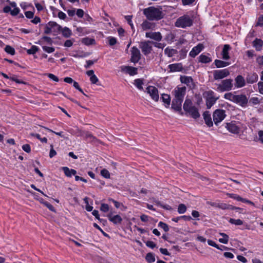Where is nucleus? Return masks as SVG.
<instances>
[{"mask_svg": "<svg viewBox=\"0 0 263 263\" xmlns=\"http://www.w3.org/2000/svg\"><path fill=\"white\" fill-rule=\"evenodd\" d=\"M143 14L146 18L150 21H159L163 18L164 14L160 7L151 6L144 9L143 11Z\"/></svg>", "mask_w": 263, "mask_h": 263, "instance_id": "1", "label": "nucleus"}, {"mask_svg": "<svg viewBox=\"0 0 263 263\" xmlns=\"http://www.w3.org/2000/svg\"><path fill=\"white\" fill-rule=\"evenodd\" d=\"M183 107L184 111L193 118L196 119L200 117L198 108L192 105V102L190 99L185 100Z\"/></svg>", "mask_w": 263, "mask_h": 263, "instance_id": "2", "label": "nucleus"}, {"mask_svg": "<svg viewBox=\"0 0 263 263\" xmlns=\"http://www.w3.org/2000/svg\"><path fill=\"white\" fill-rule=\"evenodd\" d=\"M193 22V20L189 15H184L176 20L175 25L177 27L185 28L191 26Z\"/></svg>", "mask_w": 263, "mask_h": 263, "instance_id": "3", "label": "nucleus"}, {"mask_svg": "<svg viewBox=\"0 0 263 263\" xmlns=\"http://www.w3.org/2000/svg\"><path fill=\"white\" fill-rule=\"evenodd\" d=\"M233 80L231 79H227L222 80L219 84H216L217 86L216 90L219 92L228 91L232 90L233 87Z\"/></svg>", "mask_w": 263, "mask_h": 263, "instance_id": "4", "label": "nucleus"}, {"mask_svg": "<svg viewBox=\"0 0 263 263\" xmlns=\"http://www.w3.org/2000/svg\"><path fill=\"white\" fill-rule=\"evenodd\" d=\"M203 95L206 98V105L208 109H210L218 99L214 97V92L212 90L205 91Z\"/></svg>", "mask_w": 263, "mask_h": 263, "instance_id": "5", "label": "nucleus"}, {"mask_svg": "<svg viewBox=\"0 0 263 263\" xmlns=\"http://www.w3.org/2000/svg\"><path fill=\"white\" fill-rule=\"evenodd\" d=\"M61 26L54 22H49L46 25L44 28V33L46 34H50L52 32H57L60 31Z\"/></svg>", "mask_w": 263, "mask_h": 263, "instance_id": "6", "label": "nucleus"}, {"mask_svg": "<svg viewBox=\"0 0 263 263\" xmlns=\"http://www.w3.org/2000/svg\"><path fill=\"white\" fill-rule=\"evenodd\" d=\"M226 111L223 109H218L213 114V121L215 125H218L226 117Z\"/></svg>", "mask_w": 263, "mask_h": 263, "instance_id": "7", "label": "nucleus"}, {"mask_svg": "<svg viewBox=\"0 0 263 263\" xmlns=\"http://www.w3.org/2000/svg\"><path fill=\"white\" fill-rule=\"evenodd\" d=\"M213 78L215 80H219L228 77L230 74V71L228 69H223L220 70H215L213 71Z\"/></svg>", "mask_w": 263, "mask_h": 263, "instance_id": "8", "label": "nucleus"}, {"mask_svg": "<svg viewBox=\"0 0 263 263\" xmlns=\"http://www.w3.org/2000/svg\"><path fill=\"white\" fill-rule=\"evenodd\" d=\"M186 90L185 87L177 86L173 90L172 94L175 99L183 101L186 93Z\"/></svg>", "mask_w": 263, "mask_h": 263, "instance_id": "9", "label": "nucleus"}, {"mask_svg": "<svg viewBox=\"0 0 263 263\" xmlns=\"http://www.w3.org/2000/svg\"><path fill=\"white\" fill-rule=\"evenodd\" d=\"M3 11L5 13L10 14L13 16L17 15L20 12V9L16 7V4L15 2L11 3L10 6H6L4 7Z\"/></svg>", "mask_w": 263, "mask_h": 263, "instance_id": "10", "label": "nucleus"}, {"mask_svg": "<svg viewBox=\"0 0 263 263\" xmlns=\"http://www.w3.org/2000/svg\"><path fill=\"white\" fill-rule=\"evenodd\" d=\"M153 42L147 41L141 42L139 44V48L141 49L142 53L145 55H147L149 54L152 50V46L151 44H152Z\"/></svg>", "mask_w": 263, "mask_h": 263, "instance_id": "11", "label": "nucleus"}, {"mask_svg": "<svg viewBox=\"0 0 263 263\" xmlns=\"http://www.w3.org/2000/svg\"><path fill=\"white\" fill-rule=\"evenodd\" d=\"M146 92L149 95L151 98L155 101L157 102L159 100V93L158 89L153 86H149L146 88Z\"/></svg>", "mask_w": 263, "mask_h": 263, "instance_id": "12", "label": "nucleus"}, {"mask_svg": "<svg viewBox=\"0 0 263 263\" xmlns=\"http://www.w3.org/2000/svg\"><path fill=\"white\" fill-rule=\"evenodd\" d=\"M240 123L235 122H231L227 123L226 127L231 133L237 134L240 132Z\"/></svg>", "mask_w": 263, "mask_h": 263, "instance_id": "13", "label": "nucleus"}, {"mask_svg": "<svg viewBox=\"0 0 263 263\" xmlns=\"http://www.w3.org/2000/svg\"><path fill=\"white\" fill-rule=\"evenodd\" d=\"M141 53L140 50L136 47H133L131 49V59L130 61L132 62L136 63L141 59Z\"/></svg>", "mask_w": 263, "mask_h": 263, "instance_id": "14", "label": "nucleus"}, {"mask_svg": "<svg viewBox=\"0 0 263 263\" xmlns=\"http://www.w3.org/2000/svg\"><path fill=\"white\" fill-rule=\"evenodd\" d=\"M234 102L241 106H245L248 103V99L244 95H236Z\"/></svg>", "mask_w": 263, "mask_h": 263, "instance_id": "15", "label": "nucleus"}, {"mask_svg": "<svg viewBox=\"0 0 263 263\" xmlns=\"http://www.w3.org/2000/svg\"><path fill=\"white\" fill-rule=\"evenodd\" d=\"M145 36L147 38L153 39L158 42L161 41L162 39V36L159 32H146L145 34Z\"/></svg>", "mask_w": 263, "mask_h": 263, "instance_id": "16", "label": "nucleus"}, {"mask_svg": "<svg viewBox=\"0 0 263 263\" xmlns=\"http://www.w3.org/2000/svg\"><path fill=\"white\" fill-rule=\"evenodd\" d=\"M137 68L136 67L123 66L121 67V70L126 73H128L130 76H134L137 74Z\"/></svg>", "mask_w": 263, "mask_h": 263, "instance_id": "17", "label": "nucleus"}, {"mask_svg": "<svg viewBox=\"0 0 263 263\" xmlns=\"http://www.w3.org/2000/svg\"><path fill=\"white\" fill-rule=\"evenodd\" d=\"M107 217L109 220L115 224H120L122 221V218L119 215H113L112 213H109L108 214Z\"/></svg>", "mask_w": 263, "mask_h": 263, "instance_id": "18", "label": "nucleus"}, {"mask_svg": "<svg viewBox=\"0 0 263 263\" xmlns=\"http://www.w3.org/2000/svg\"><path fill=\"white\" fill-rule=\"evenodd\" d=\"M246 82L244 78L241 76H237L235 79V86L236 88H241L245 86Z\"/></svg>", "mask_w": 263, "mask_h": 263, "instance_id": "19", "label": "nucleus"}, {"mask_svg": "<svg viewBox=\"0 0 263 263\" xmlns=\"http://www.w3.org/2000/svg\"><path fill=\"white\" fill-rule=\"evenodd\" d=\"M203 48V45L201 44H199L197 46L193 48L189 55L192 58H195L202 50Z\"/></svg>", "mask_w": 263, "mask_h": 263, "instance_id": "20", "label": "nucleus"}, {"mask_svg": "<svg viewBox=\"0 0 263 263\" xmlns=\"http://www.w3.org/2000/svg\"><path fill=\"white\" fill-rule=\"evenodd\" d=\"M143 30L154 29L155 28V24L147 20H145L141 25Z\"/></svg>", "mask_w": 263, "mask_h": 263, "instance_id": "21", "label": "nucleus"}, {"mask_svg": "<svg viewBox=\"0 0 263 263\" xmlns=\"http://www.w3.org/2000/svg\"><path fill=\"white\" fill-rule=\"evenodd\" d=\"M180 81L182 83L185 84L190 87L194 86L193 80L191 77L181 76Z\"/></svg>", "mask_w": 263, "mask_h": 263, "instance_id": "22", "label": "nucleus"}, {"mask_svg": "<svg viewBox=\"0 0 263 263\" xmlns=\"http://www.w3.org/2000/svg\"><path fill=\"white\" fill-rule=\"evenodd\" d=\"M258 78V77L256 73H251L247 75L246 81L248 83L253 84L257 81Z\"/></svg>", "mask_w": 263, "mask_h": 263, "instance_id": "23", "label": "nucleus"}, {"mask_svg": "<svg viewBox=\"0 0 263 263\" xmlns=\"http://www.w3.org/2000/svg\"><path fill=\"white\" fill-rule=\"evenodd\" d=\"M203 119L204 120L205 124L209 127H212L213 125V121L211 117V114L208 111H206L203 114Z\"/></svg>", "mask_w": 263, "mask_h": 263, "instance_id": "24", "label": "nucleus"}, {"mask_svg": "<svg viewBox=\"0 0 263 263\" xmlns=\"http://www.w3.org/2000/svg\"><path fill=\"white\" fill-rule=\"evenodd\" d=\"M183 101L174 98L172 101V108L176 111L181 110V105Z\"/></svg>", "mask_w": 263, "mask_h": 263, "instance_id": "25", "label": "nucleus"}, {"mask_svg": "<svg viewBox=\"0 0 263 263\" xmlns=\"http://www.w3.org/2000/svg\"><path fill=\"white\" fill-rule=\"evenodd\" d=\"M231 47L228 44H226L223 46V49L222 51V59L226 60L230 59L229 54V51L230 50Z\"/></svg>", "mask_w": 263, "mask_h": 263, "instance_id": "26", "label": "nucleus"}, {"mask_svg": "<svg viewBox=\"0 0 263 263\" xmlns=\"http://www.w3.org/2000/svg\"><path fill=\"white\" fill-rule=\"evenodd\" d=\"M86 74L88 76L90 77V81L92 84H97L99 82V79L94 74V71L93 70L87 71Z\"/></svg>", "mask_w": 263, "mask_h": 263, "instance_id": "27", "label": "nucleus"}, {"mask_svg": "<svg viewBox=\"0 0 263 263\" xmlns=\"http://www.w3.org/2000/svg\"><path fill=\"white\" fill-rule=\"evenodd\" d=\"M65 176L68 177H71L72 175H75L77 174V171L73 169H70L68 167L64 166L62 167Z\"/></svg>", "mask_w": 263, "mask_h": 263, "instance_id": "28", "label": "nucleus"}, {"mask_svg": "<svg viewBox=\"0 0 263 263\" xmlns=\"http://www.w3.org/2000/svg\"><path fill=\"white\" fill-rule=\"evenodd\" d=\"M263 45V41L261 39H256L253 42V46L257 51H260Z\"/></svg>", "mask_w": 263, "mask_h": 263, "instance_id": "29", "label": "nucleus"}, {"mask_svg": "<svg viewBox=\"0 0 263 263\" xmlns=\"http://www.w3.org/2000/svg\"><path fill=\"white\" fill-rule=\"evenodd\" d=\"M217 207L222 210H234V209H240L239 208L233 206L231 205H229L224 203H218Z\"/></svg>", "mask_w": 263, "mask_h": 263, "instance_id": "30", "label": "nucleus"}, {"mask_svg": "<svg viewBox=\"0 0 263 263\" xmlns=\"http://www.w3.org/2000/svg\"><path fill=\"white\" fill-rule=\"evenodd\" d=\"M214 63L217 68L225 67L230 65L229 62L223 61L220 60H215Z\"/></svg>", "mask_w": 263, "mask_h": 263, "instance_id": "31", "label": "nucleus"}, {"mask_svg": "<svg viewBox=\"0 0 263 263\" xmlns=\"http://www.w3.org/2000/svg\"><path fill=\"white\" fill-rule=\"evenodd\" d=\"M199 62L202 63H209L212 61L211 58L204 54H201L199 57Z\"/></svg>", "mask_w": 263, "mask_h": 263, "instance_id": "32", "label": "nucleus"}, {"mask_svg": "<svg viewBox=\"0 0 263 263\" xmlns=\"http://www.w3.org/2000/svg\"><path fill=\"white\" fill-rule=\"evenodd\" d=\"M62 32V34L65 37H69L72 34V32L70 29L65 27L63 28H61L60 30Z\"/></svg>", "mask_w": 263, "mask_h": 263, "instance_id": "33", "label": "nucleus"}, {"mask_svg": "<svg viewBox=\"0 0 263 263\" xmlns=\"http://www.w3.org/2000/svg\"><path fill=\"white\" fill-rule=\"evenodd\" d=\"M170 71H179L181 69V65L180 64H173L168 65Z\"/></svg>", "mask_w": 263, "mask_h": 263, "instance_id": "34", "label": "nucleus"}, {"mask_svg": "<svg viewBox=\"0 0 263 263\" xmlns=\"http://www.w3.org/2000/svg\"><path fill=\"white\" fill-rule=\"evenodd\" d=\"M164 53L168 57H172L177 53V51L175 49L167 47L164 50Z\"/></svg>", "mask_w": 263, "mask_h": 263, "instance_id": "35", "label": "nucleus"}, {"mask_svg": "<svg viewBox=\"0 0 263 263\" xmlns=\"http://www.w3.org/2000/svg\"><path fill=\"white\" fill-rule=\"evenodd\" d=\"M219 235L222 238L219 239V241L224 244H227L229 241V236L224 233H220Z\"/></svg>", "mask_w": 263, "mask_h": 263, "instance_id": "36", "label": "nucleus"}, {"mask_svg": "<svg viewBox=\"0 0 263 263\" xmlns=\"http://www.w3.org/2000/svg\"><path fill=\"white\" fill-rule=\"evenodd\" d=\"M82 135L87 140H89L90 141H93L96 140V137L88 132H84Z\"/></svg>", "mask_w": 263, "mask_h": 263, "instance_id": "37", "label": "nucleus"}, {"mask_svg": "<svg viewBox=\"0 0 263 263\" xmlns=\"http://www.w3.org/2000/svg\"><path fill=\"white\" fill-rule=\"evenodd\" d=\"M161 98L162 99L163 102L164 103L166 104L167 107L170 104L171 102V98L170 96L167 94L164 93L162 95Z\"/></svg>", "mask_w": 263, "mask_h": 263, "instance_id": "38", "label": "nucleus"}, {"mask_svg": "<svg viewBox=\"0 0 263 263\" xmlns=\"http://www.w3.org/2000/svg\"><path fill=\"white\" fill-rule=\"evenodd\" d=\"M235 96L236 95H233L231 92H228L224 94V98L227 100H229L231 101L234 102Z\"/></svg>", "mask_w": 263, "mask_h": 263, "instance_id": "39", "label": "nucleus"}, {"mask_svg": "<svg viewBox=\"0 0 263 263\" xmlns=\"http://www.w3.org/2000/svg\"><path fill=\"white\" fill-rule=\"evenodd\" d=\"M145 259L149 263H153L155 261V256L151 253H148L146 254Z\"/></svg>", "mask_w": 263, "mask_h": 263, "instance_id": "40", "label": "nucleus"}, {"mask_svg": "<svg viewBox=\"0 0 263 263\" xmlns=\"http://www.w3.org/2000/svg\"><path fill=\"white\" fill-rule=\"evenodd\" d=\"M143 81L141 79H136L134 81V84L140 90L143 89Z\"/></svg>", "mask_w": 263, "mask_h": 263, "instance_id": "41", "label": "nucleus"}, {"mask_svg": "<svg viewBox=\"0 0 263 263\" xmlns=\"http://www.w3.org/2000/svg\"><path fill=\"white\" fill-rule=\"evenodd\" d=\"M229 222L231 224H233L236 226H240L243 224L242 220L239 219H235L233 218H230L229 220Z\"/></svg>", "mask_w": 263, "mask_h": 263, "instance_id": "42", "label": "nucleus"}, {"mask_svg": "<svg viewBox=\"0 0 263 263\" xmlns=\"http://www.w3.org/2000/svg\"><path fill=\"white\" fill-rule=\"evenodd\" d=\"M82 42L86 45L92 44L95 42V40L88 37H85L82 40Z\"/></svg>", "mask_w": 263, "mask_h": 263, "instance_id": "43", "label": "nucleus"}, {"mask_svg": "<svg viewBox=\"0 0 263 263\" xmlns=\"http://www.w3.org/2000/svg\"><path fill=\"white\" fill-rule=\"evenodd\" d=\"M5 51L8 54L11 55H14L15 50L14 48L12 47L9 45H7L5 48Z\"/></svg>", "mask_w": 263, "mask_h": 263, "instance_id": "44", "label": "nucleus"}, {"mask_svg": "<svg viewBox=\"0 0 263 263\" xmlns=\"http://www.w3.org/2000/svg\"><path fill=\"white\" fill-rule=\"evenodd\" d=\"M84 201L86 204L85 209L88 211L90 212L92 210L93 207L89 204V198L86 197L84 198Z\"/></svg>", "mask_w": 263, "mask_h": 263, "instance_id": "45", "label": "nucleus"}, {"mask_svg": "<svg viewBox=\"0 0 263 263\" xmlns=\"http://www.w3.org/2000/svg\"><path fill=\"white\" fill-rule=\"evenodd\" d=\"M186 211V206L184 204H180L178 207V212L179 214H183Z\"/></svg>", "mask_w": 263, "mask_h": 263, "instance_id": "46", "label": "nucleus"}, {"mask_svg": "<svg viewBox=\"0 0 263 263\" xmlns=\"http://www.w3.org/2000/svg\"><path fill=\"white\" fill-rule=\"evenodd\" d=\"M39 50V48L36 46H32L30 49H28L27 51V53L29 54H35Z\"/></svg>", "mask_w": 263, "mask_h": 263, "instance_id": "47", "label": "nucleus"}, {"mask_svg": "<svg viewBox=\"0 0 263 263\" xmlns=\"http://www.w3.org/2000/svg\"><path fill=\"white\" fill-rule=\"evenodd\" d=\"M32 136L35 137L39 140H40L43 143H46L47 142V139L45 137L41 138L40 135L38 134H31Z\"/></svg>", "mask_w": 263, "mask_h": 263, "instance_id": "48", "label": "nucleus"}, {"mask_svg": "<svg viewBox=\"0 0 263 263\" xmlns=\"http://www.w3.org/2000/svg\"><path fill=\"white\" fill-rule=\"evenodd\" d=\"M158 226L162 228L165 232H168L169 231L168 226L165 223L160 221L158 223Z\"/></svg>", "mask_w": 263, "mask_h": 263, "instance_id": "49", "label": "nucleus"}, {"mask_svg": "<svg viewBox=\"0 0 263 263\" xmlns=\"http://www.w3.org/2000/svg\"><path fill=\"white\" fill-rule=\"evenodd\" d=\"M42 48L44 51H46V52H47L48 53H52V52H54L55 50L54 48L52 47H48V46H44L42 47Z\"/></svg>", "mask_w": 263, "mask_h": 263, "instance_id": "50", "label": "nucleus"}, {"mask_svg": "<svg viewBox=\"0 0 263 263\" xmlns=\"http://www.w3.org/2000/svg\"><path fill=\"white\" fill-rule=\"evenodd\" d=\"M101 174L103 177H104L105 178L108 179L110 178V173L108 172V171H107L106 169L102 170L101 171Z\"/></svg>", "mask_w": 263, "mask_h": 263, "instance_id": "51", "label": "nucleus"}, {"mask_svg": "<svg viewBox=\"0 0 263 263\" xmlns=\"http://www.w3.org/2000/svg\"><path fill=\"white\" fill-rule=\"evenodd\" d=\"M100 210L104 212H107L109 211V206L107 204L102 203Z\"/></svg>", "mask_w": 263, "mask_h": 263, "instance_id": "52", "label": "nucleus"}, {"mask_svg": "<svg viewBox=\"0 0 263 263\" xmlns=\"http://www.w3.org/2000/svg\"><path fill=\"white\" fill-rule=\"evenodd\" d=\"M57 155L56 151L53 149V146L52 144L50 145V151L49 152L50 158H52Z\"/></svg>", "mask_w": 263, "mask_h": 263, "instance_id": "53", "label": "nucleus"}, {"mask_svg": "<svg viewBox=\"0 0 263 263\" xmlns=\"http://www.w3.org/2000/svg\"><path fill=\"white\" fill-rule=\"evenodd\" d=\"M108 39L110 46L115 45L117 43V39L114 37H109Z\"/></svg>", "mask_w": 263, "mask_h": 263, "instance_id": "54", "label": "nucleus"}, {"mask_svg": "<svg viewBox=\"0 0 263 263\" xmlns=\"http://www.w3.org/2000/svg\"><path fill=\"white\" fill-rule=\"evenodd\" d=\"M208 243L209 245L214 247L219 250H222V249H220L219 247L213 240L209 239L208 240Z\"/></svg>", "mask_w": 263, "mask_h": 263, "instance_id": "55", "label": "nucleus"}, {"mask_svg": "<svg viewBox=\"0 0 263 263\" xmlns=\"http://www.w3.org/2000/svg\"><path fill=\"white\" fill-rule=\"evenodd\" d=\"M125 18L126 20V21H127V22L129 24V25L130 26L131 28L132 29H133L134 28V25H133V24L132 23V15H126V16H125Z\"/></svg>", "mask_w": 263, "mask_h": 263, "instance_id": "56", "label": "nucleus"}, {"mask_svg": "<svg viewBox=\"0 0 263 263\" xmlns=\"http://www.w3.org/2000/svg\"><path fill=\"white\" fill-rule=\"evenodd\" d=\"M145 245L147 247L153 249L156 247V245L152 241H147L145 242Z\"/></svg>", "mask_w": 263, "mask_h": 263, "instance_id": "57", "label": "nucleus"}, {"mask_svg": "<svg viewBox=\"0 0 263 263\" xmlns=\"http://www.w3.org/2000/svg\"><path fill=\"white\" fill-rule=\"evenodd\" d=\"M157 204L158 205H159V206H160L161 207H162V208L164 209H166V210H172V208L171 206H170L168 204H165V205H163L162 204H161L160 203V202L159 201H157L156 202Z\"/></svg>", "mask_w": 263, "mask_h": 263, "instance_id": "58", "label": "nucleus"}, {"mask_svg": "<svg viewBox=\"0 0 263 263\" xmlns=\"http://www.w3.org/2000/svg\"><path fill=\"white\" fill-rule=\"evenodd\" d=\"M23 149L27 153H29L31 152V147L28 144H24L22 146Z\"/></svg>", "mask_w": 263, "mask_h": 263, "instance_id": "59", "label": "nucleus"}, {"mask_svg": "<svg viewBox=\"0 0 263 263\" xmlns=\"http://www.w3.org/2000/svg\"><path fill=\"white\" fill-rule=\"evenodd\" d=\"M25 15L28 18H32L33 17L34 13L31 11H27L25 12Z\"/></svg>", "mask_w": 263, "mask_h": 263, "instance_id": "60", "label": "nucleus"}, {"mask_svg": "<svg viewBox=\"0 0 263 263\" xmlns=\"http://www.w3.org/2000/svg\"><path fill=\"white\" fill-rule=\"evenodd\" d=\"M48 77L49 78H50L51 80H52L53 81H55V82H59V78L56 76H55L54 74H52V73H49L48 74Z\"/></svg>", "mask_w": 263, "mask_h": 263, "instance_id": "61", "label": "nucleus"}, {"mask_svg": "<svg viewBox=\"0 0 263 263\" xmlns=\"http://www.w3.org/2000/svg\"><path fill=\"white\" fill-rule=\"evenodd\" d=\"M257 25L259 26H263V15L258 17Z\"/></svg>", "mask_w": 263, "mask_h": 263, "instance_id": "62", "label": "nucleus"}, {"mask_svg": "<svg viewBox=\"0 0 263 263\" xmlns=\"http://www.w3.org/2000/svg\"><path fill=\"white\" fill-rule=\"evenodd\" d=\"M259 92L263 95V82H259L258 83Z\"/></svg>", "mask_w": 263, "mask_h": 263, "instance_id": "63", "label": "nucleus"}, {"mask_svg": "<svg viewBox=\"0 0 263 263\" xmlns=\"http://www.w3.org/2000/svg\"><path fill=\"white\" fill-rule=\"evenodd\" d=\"M256 61L259 65L263 66V55L258 57L256 59Z\"/></svg>", "mask_w": 263, "mask_h": 263, "instance_id": "64", "label": "nucleus"}]
</instances>
